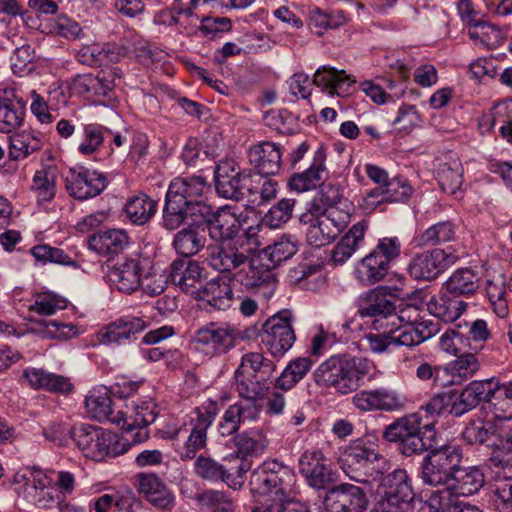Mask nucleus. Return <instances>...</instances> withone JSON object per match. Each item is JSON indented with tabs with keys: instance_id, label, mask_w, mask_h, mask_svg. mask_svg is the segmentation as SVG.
Listing matches in <instances>:
<instances>
[{
	"instance_id": "obj_1",
	"label": "nucleus",
	"mask_w": 512,
	"mask_h": 512,
	"mask_svg": "<svg viewBox=\"0 0 512 512\" xmlns=\"http://www.w3.org/2000/svg\"><path fill=\"white\" fill-rule=\"evenodd\" d=\"M382 436L398 443L400 452L409 457L428 452L422 462V481L443 488L462 462V450L457 445H439L438 433L431 421H423L418 414L405 415L385 427Z\"/></svg>"
},
{
	"instance_id": "obj_2",
	"label": "nucleus",
	"mask_w": 512,
	"mask_h": 512,
	"mask_svg": "<svg viewBox=\"0 0 512 512\" xmlns=\"http://www.w3.org/2000/svg\"><path fill=\"white\" fill-rule=\"evenodd\" d=\"M249 485L254 496H266L273 501L251 512H310L306 504L292 501L296 494V474L277 460L265 461L253 470Z\"/></svg>"
},
{
	"instance_id": "obj_3",
	"label": "nucleus",
	"mask_w": 512,
	"mask_h": 512,
	"mask_svg": "<svg viewBox=\"0 0 512 512\" xmlns=\"http://www.w3.org/2000/svg\"><path fill=\"white\" fill-rule=\"evenodd\" d=\"M373 368L372 361L367 358L338 354L321 363L313 377L317 385L347 395L358 390Z\"/></svg>"
},
{
	"instance_id": "obj_4",
	"label": "nucleus",
	"mask_w": 512,
	"mask_h": 512,
	"mask_svg": "<svg viewBox=\"0 0 512 512\" xmlns=\"http://www.w3.org/2000/svg\"><path fill=\"white\" fill-rule=\"evenodd\" d=\"M73 442L83 455L94 461L114 458L129 450V442L118 435L90 424L74 426Z\"/></svg>"
},
{
	"instance_id": "obj_5",
	"label": "nucleus",
	"mask_w": 512,
	"mask_h": 512,
	"mask_svg": "<svg viewBox=\"0 0 512 512\" xmlns=\"http://www.w3.org/2000/svg\"><path fill=\"white\" fill-rule=\"evenodd\" d=\"M218 413L219 407L217 401L208 399L193 410L189 420L185 422L184 428H179L175 431L173 437L179 436L183 431L188 433L184 443L176 450L182 461L195 459L197 453L207 447V431L213 424Z\"/></svg>"
},
{
	"instance_id": "obj_6",
	"label": "nucleus",
	"mask_w": 512,
	"mask_h": 512,
	"mask_svg": "<svg viewBox=\"0 0 512 512\" xmlns=\"http://www.w3.org/2000/svg\"><path fill=\"white\" fill-rule=\"evenodd\" d=\"M401 255V242L398 237H383L375 248L358 263L354 274L365 286L374 285L388 275L393 262Z\"/></svg>"
},
{
	"instance_id": "obj_7",
	"label": "nucleus",
	"mask_w": 512,
	"mask_h": 512,
	"mask_svg": "<svg viewBox=\"0 0 512 512\" xmlns=\"http://www.w3.org/2000/svg\"><path fill=\"white\" fill-rule=\"evenodd\" d=\"M342 466L351 480L367 483L368 478L376 479L383 473L387 460L363 439H358L345 449Z\"/></svg>"
},
{
	"instance_id": "obj_8",
	"label": "nucleus",
	"mask_w": 512,
	"mask_h": 512,
	"mask_svg": "<svg viewBox=\"0 0 512 512\" xmlns=\"http://www.w3.org/2000/svg\"><path fill=\"white\" fill-rule=\"evenodd\" d=\"M350 215L337 208H329L326 214L314 217L301 215L300 222L307 225L306 239L313 247H323L332 243L347 227Z\"/></svg>"
},
{
	"instance_id": "obj_9",
	"label": "nucleus",
	"mask_w": 512,
	"mask_h": 512,
	"mask_svg": "<svg viewBox=\"0 0 512 512\" xmlns=\"http://www.w3.org/2000/svg\"><path fill=\"white\" fill-rule=\"evenodd\" d=\"M253 248L243 237L236 241L210 244L206 248V261L210 268L222 273L232 274L245 265L252 254Z\"/></svg>"
},
{
	"instance_id": "obj_10",
	"label": "nucleus",
	"mask_w": 512,
	"mask_h": 512,
	"mask_svg": "<svg viewBox=\"0 0 512 512\" xmlns=\"http://www.w3.org/2000/svg\"><path fill=\"white\" fill-rule=\"evenodd\" d=\"M136 384H124V390L109 389L106 386H98L89 391L85 397V408L87 414L99 421H109L113 424L125 426L127 414L123 411L115 412L113 409L111 395L119 394L120 398L128 397L135 389Z\"/></svg>"
},
{
	"instance_id": "obj_11",
	"label": "nucleus",
	"mask_w": 512,
	"mask_h": 512,
	"mask_svg": "<svg viewBox=\"0 0 512 512\" xmlns=\"http://www.w3.org/2000/svg\"><path fill=\"white\" fill-rule=\"evenodd\" d=\"M291 320V312L283 310L270 317L263 325L261 343L273 357H282L296 340Z\"/></svg>"
},
{
	"instance_id": "obj_12",
	"label": "nucleus",
	"mask_w": 512,
	"mask_h": 512,
	"mask_svg": "<svg viewBox=\"0 0 512 512\" xmlns=\"http://www.w3.org/2000/svg\"><path fill=\"white\" fill-rule=\"evenodd\" d=\"M207 188V182L202 176H186L173 179L165 196L162 217L172 214V218H178L181 208L187 203L190 204L201 198Z\"/></svg>"
},
{
	"instance_id": "obj_13",
	"label": "nucleus",
	"mask_w": 512,
	"mask_h": 512,
	"mask_svg": "<svg viewBox=\"0 0 512 512\" xmlns=\"http://www.w3.org/2000/svg\"><path fill=\"white\" fill-rule=\"evenodd\" d=\"M411 310L414 309L410 307L402 309L398 314L395 301L381 289H378L368 295L367 301L360 305L358 314L362 318H371V326L380 324L397 326L405 321L406 313Z\"/></svg>"
},
{
	"instance_id": "obj_14",
	"label": "nucleus",
	"mask_w": 512,
	"mask_h": 512,
	"mask_svg": "<svg viewBox=\"0 0 512 512\" xmlns=\"http://www.w3.org/2000/svg\"><path fill=\"white\" fill-rule=\"evenodd\" d=\"M237 338V330L232 326L212 322L196 330L193 342L205 354L218 356L233 349Z\"/></svg>"
},
{
	"instance_id": "obj_15",
	"label": "nucleus",
	"mask_w": 512,
	"mask_h": 512,
	"mask_svg": "<svg viewBox=\"0 0 512 512\" xmlns=\"http://www.w3.org/2000/svg\"><path fill=\"white\" fill-rule=\"evenodd\" d=\"M380 501L386 507L396 511L406 512L415 496L412 488V480L406 470L396 469L384 476L379 486Z\"/></svg>"
},
{
	"instance_id": "obj_16",
	"label": "nucleus",
	"mask_w": 512,
	"mask_h": 512,
	"mask_svg": "<svg viewBox=\"0 0 512 512\" xmlns=\"http://www.w3.org/2000/svg\"><path fill=\"white\" fill-rule=\"evenodd\" d=\"M458 257L446 250L434 248L417 253L410 260L407 271L415 280L431 281L454 265Z\"/></svg>"
},
{
	"instance_id": "obj_17",
	"label": "nucleus",
	"mask_w": 512,
	"mask_h": 512,
	"mask_svg": "<svg viewBox=\"0 0 512 512\" xmlns=\"http://www.w3.org/2000/svg\"><path fill=\"white\" fill-rule=\"evenodd\" d=\"M246 268H241L234 274L235 279L246 289L259 294L264 299H270L276 288L277 279L269 263L262 259H249Z\"/></svg>"
},
{
	"instance_id": "obj_18",
	"label": "nucleus",
	"mask_w": 512,
	"mask_h": 512,
	"mask_svg": "<svg viewBox=\"0 0 512 512\" xmlns=\"http://www.w3.org/2000/svg\"><path fill=\"white\" fill-rule=\"evenodd\" d=\"M324 505L328 512H365L368 497L362 487L343 483L328 489Z\"/></svg>"
},
{
	"instance_id": "obj_19",
	"label": "nucleus",
	"mask_w": 512,
	"mask_h": 512,
	"mask_svg": "<svg viewBox=\"0 0 512 512\" xmlns=\"http://www.w3.org/2000/svg\"><path fill=\"white\" fill-rule=\"evenodd\" d=\"M246 218L247 216L243 213L237 214L234 209L226 205L213 212L206 228L210 238L216 243L236 241L240 237L249 242L250 237L247 232L242 236L238 235Z\"/></svg>"
},
{
	"instance_id": "obj_20",
	"label": "nucleus",
	"mask_w": 512,
	"mask_h": 512,
	"mask_svg": "<svg viewBox=\"0 0 512 512\" xmlns=\"http://www.w3.org/2000/svg\"><path fill=\"white\" fill-rule=\"evenodd\" d=\"M498 387L499 381L495 378L471 381L453 401L449 412L455 417H460L475 409L482 402L488 404Z\"/></svg>"
},
{
	"instance_id": "obj_21",
	"label": "nucleus",
	"mask_w": 512,
	"mask_h": 512,
	"mask_svg": "<svg viewBox=\"0 0 512 512\" xmlns=\"http://www.w3.org/2000/svg\"><path fill=\"white\" fill-rule=\"evenodd\" d=\"M65 187L73 198L86 200L98 196L106 188V178L95 170L74 167L69 169Z\"/></svg>"
},
{
	"instance_id": "obj_22",
	"label": "nucleus",
	"mask_w": 512,
	"mask_h": 512,
	"mask_svg": "<svg viewBox=\"0 0 512 512\" xmlns=\"http://www.w3.org/2000/svg\"><path fill=\"white\" fill-rule=\"evenodd\" d=\"M147 327V322L140 317L123 316L102 327L98 340L104 345H125L137 338Z\"/></svg>"
},
{
	"instance_id": "obj_23",
	"label": "nucleus",
	"mask_w": 512,
	"mask_h": 512,
	"mask_svg": "<svg viewBox=\"0 0 512 512\" xmlns=\"http://www.w3.org/2000/svg\"><path fill=\"white\" fill-rule=\"evenodd\" d=\"M353 405L362 412H393L403 408L404 398L387 388L362 390L352 397Z\"/></svg>"
},
{
	"instance_id": "obj_24",
	"label": "nucleus",
	"mask_w": 512,
	"mask_h": 512,
	"mask_svg": "<svg viewBox=\"0 0 512 512\" xmlns=\"http://www.w3.org/2000/svg\"><path fill=\"white\" fill-rule=\"evenodd\" d=\"M204 268L195 260L178 258L170 264L169 280L183 292L196 296L202 286Z\"/></svg>"
},
{
	"instance_id": "obj_25",
	"label": "nucleus",
	"mask_w": 512,
	"mask_h": 512,
	"mask_svg": "<svg viewBox=\"0 0 512 512\" xmlns=\"http://www.w3.org/2000/svg\"><path fill=\"white\" fill-rule=\"evenodd\" d=\"M260 406L251 401H238L230 405L223 413L218 424V432L229 437L238 432L242 423L255 421L260 415Z\"/></svg>"
},
{
	"instance_id": "obj_26",
	"label": "nucleus",
	"mask_w": 512,
	"mask_h": 512,
	"mask_svg": "<svg viewBox=\"0 0 512 512\" xmlns=\"http://www.w3.org/2000/svg\"><path fill=\"white\" fill-rule=\"evenodd\" d=\"M214 211L209 204L199 198L184 205L178 218H172V214L162 217L161 226L168 231H174L190 221L188 225H195L197 228L201 225L207 227Z\"/></svg>"
},
{
	"instance_id": "obj_27",
	"label": "nucleus",
	"mask_w": 512,
	"mask_h": 512,
	"mask_svg": "<svg viewBox=\"0 0 512 512\" xmlns=\"http://www.w3.org/2000/svg\"><path fill=\"white\" fill-rule=\"evenodd\" d=\"M142 269L138 260L127 259L110 267L106 277L118 291L131 294L141 285Z\"/></svg>"
},
{
	"instance_id": "obj_28",
	"label": "nucleus",
	"mask_w": 512,
	"mask_h": 512,
	"mask_svg": "<svg viewBox=\"0 0 512 512\" xmlns=\"http://www.w3.org/2000/svg\"><path fill=\"white\" fill-rule=\"evenodd\" d=\"M195 299L205 303L207 310H226L233 303V290L226 279L216 277L198 289Z\"/></svg>"
},
{
	"instance_id": "obj_29",
	"label": "nucleus",
	"mask_w": 512,
	"mask_h": 512,
	"mask_svg": "<svg viewBox=\"0 0 512 512\" xmlns=\"http://www.w3.org/2000/svg\"><path fill=\"white\" fill-rule=\"evenodd\" d=\"M251 165L264 176L276 175L281 169V151L277 144L263 141L249 149Z\"/></svg>"
},
{
	"instance_id": "obj_30",
	"label": "nucleus",
	"mask_w": 512,
	"mask_h": 512,
	"mask_svg": "<svg viewBox=\"0 0 512 512\" xmlns=\"http://www.w3.org/2000/svg\"><path fill=\"white\" fill-rule=\"evenodd\" d=\"M484 483V474L478 467H462L460 465L450 481L442 489L448 491V497L470 496L478 492Z\"/></svg>"
},
{
	"instance_id": "obj_31",
	"label": "nucleus",
	"mask_w": 512,
	"mask_h": 512,
	"mask_svg": "<svg viewBox=\"0 0 512 512\" xmlns=\"http://www.w3.org/2000/svg\"><path fill=\"white\" fill-rule=\"evenodd\" d=\"M326 150L323 146H320L313 156L312 163L310 166L300 173H294L289 181L288 185L292 190L297 192H305L315 189L323 180V176L326 173Z\"/></svg>"
},
{
	"instance_id": "obj_32",
	"label": "nucleus",
	"mask_w": 512,
	"mask_h": 512,
	"mask_svg": "<svg viewBox=\"0 0 512 512\" xmlns=\"http://www.w3.org/2000/svg\"><path fill=\"white\" fill-rule=\"evenodd\" d=\"M129 244V236L121 229L97 231L89 236V248L101 256L113 257L123 252Z\"/></svg>"
},
{
	"instance_id": "obj_33",
	"label": "nucleus",
	"mask_w": 512,
	"mask_h": 512,
	"mask_svg": "<svg viewBox=\"0 0 512 512\" xmlns=\"http://www.w3.org/2000/svg\"><path fill=\"white\" fill-rule=\"evenodd\" d=\"M456 224L451 220H442L416 233L412 239L415 248L438 246L452 242L456 238Z\"/></svg>"
},
{
	"instance_id": "obj_34",
	"label": "nucleus",
	"mask_w": 512,
	"mask_h": 512,
	"mask_svg": "<svg viewBox=\"0 0 512 512\" xmlns=\"http://www.w3.org/2000/svg\"><path fill=\"white\" fill-rule=\"evenodd\" d=\"M427 309L430 314L445 323H451L461 317L467 309V303L457 296L448 292L433 296L427 302Z\"/></svg>"
},
{
	"instance_id": "obj_35",
	"label": "nucleus",
	"mask_w": 512,
	"mask_h": 512,
	"mask_svg": "<svg viewBox=\"0 0 512 512\" xmlns=\"http://www.w3.org/2000/svg\"><path fill=\"white\" fill-rule=\"evenodd\" d=\"M375 332H369L364 336L369 349L376 354L390 351L392 348L405 346L400 324L371 326Z\"/></svg>"
},
{
	"instance_id": "obj_36",
	"label": "nucleus",
	"mask_w": 512,
	"mask_h": 512,
	"mask_svg": "<svg viewBox=\"0 0 512 512\" xmlns=\"http://www.w3.org/2000/svg\"><path fill=\"white\" fill-rule=\"evenodd\" d=\"M139 492L155 507L171 509L175 504L173 494L155 474H144L140 476Z\"/></svg>"
},
{
	"instance_id": "obj_37",
	"label": "nucleus",
	"mask_w": 512,
	"mask_h": 512,
	"mask_svg": "<svg viewBox=\"0 0 512 512\" xmlns=\"http://www.w3.org/2000/svg\"><path fill=\"white\" fill-rule=\"evenodd\" d=\"M23 377L34 389L69 393L73 388L69 378L48 372L42 368H27L23 371Z\"/></svg>"
},
{
	"instance_id": "obj_38",
	"label": "nucleus",
	"mask_w": 512,
	"mask_h": 512,
	"mask_svg": "<svg viewBox=\"0 0 512 512\" xmlns=\"http://www.w3.org/2000/svg\"><path fill=\"white\" fill-rule=\"evenodd\" d=\"M353 82L344 70H337L330 66L318 68L313 78V84L328 90L331 95L338 96L348 94Z\"/></svg>"
},
{
	"instance_id": "obj_39",
	"label": "nucleus",
	"mask_w": 512,
	"mask_h": 512,
	"mask_svg": "<svg viewBox=\"0 0 512 512\" xmlns=\"http://www.w3.org/2000/svg\"><path fill=\"white\" fill-rule=\"evenodd\" d=\"M399 324L406 347L417 346L436 335L440 330L439 323L431 319L410 320L405 317V321Z\"/></svg>"
},
{
	"instance_id": "obj_40",
	"label": "nucleus",
	"mask_w": 512,
	"mask_h": 512,
	"mask_svg": "<svg viewBox=\"0 0 512 512\" xmlns=\"http://www.w3.org/2000/svg\"><path fill=\"white\" fill-rule=\"evenodd\" d=\"M497 422L492 420H470L463 429L461 436L463 441L472 446L495 445Z\"/></svg>"
},
{
	"instance_id": "obj_41",
	"label": "nucleus",
	"mask_w": 512,
	"mask_h": 512,
	"mask_svg": "<svg viewBox=\"0 0 512 512\" xmlns=\"http://www.w3.org/2000/svg\"><path fill=\"white\" fill-rule=\"evenodd\" d=\"M205 245L206 237L195 225H188L180 229L173 238L175 251L185 258L198 254Z\"/></svg>"
},
{
	"instance_id": "obj_42",
	"label": "nucleus",
	"mask_w": 512,
	"mask_h": 512,
	"mask_svg": "<svg viewBox=\"0 0 512 512\" xmlns=\"http://www.w3.org/2000/svg\"><path fill=\"white\" fill-rule=\"evenodd\" d=\"M9 157L12 160H22L42 148L40 133L33 130H23L10 136Z\"/></svg>"
},
{
	"instance_id": "obj_43",
	"label": "nucleus",
	"mask_w": 512,
	"mask_h": 512,
	"mask_svg": "<svg viewBox=\"0 0 512 512\" xmlns=\"http://www.w3.org/2000/svg\"><path fill=\"white\" fill-rule=\"evenodd\" d=\"M235 455L246 459L248 456L261 455L268 446L265 434L259 429L238 433L233 437Z\"/></svg>"
},
{
	"instance_id": "obj_44",
	"label": "nucleus",
	"mask_w": 512,
	"mask_h": 512,
	"mask_svg": "<svg viewBox=\"0 0 512 512\" xmlns=\"http://www.w3.org/2000/svg\"><path fill=\"white\" fill-rule=\"evenodd\" d=\"M15 483L19 485L18 492L28 500L30 489L41 492L47 485L52 483V478L37 466L25 467L19 470L14 477ZM34 494V492H31Z\"/></svg>"
},
{
	"instance_id": "obj_45",
	"label": "nucleus",
	"mask_w": 512,
	"mask_h": 512,
	"mask_svg": "<svg viewBox=\"0 0 512 512\" xmlns=\"http://www.w3.org/2000/svg\"><path fill=\"white\" fill-rule=\"evenodd\" d=\"M157 208V201L153 200L147 194L142 193L127 201L125 212L131 223L144 225L154 217Z\"/></svg>"
},
{
	"instance_id": "obj_46",
	"label": "nucleus",
	"mask_w": 512,
	"mask_h": 512,
	"mask_svg": "<svg viewBox=\"0 0 512 512\" xmlns=\"http://www.w3.org/2000/svg\"><path fill=\"white\" fill-rule=\"evenodd\" d=\"M446 292L461 297L473 295L479 285L478 277L474 271L469 268L457 269L444 283Z\"/></svg>"
},
{
	"instance_id": "obj_47",
	"label": "nucleus",
	"mask_w": 512,
	"mask_h": 512,
	"mask_svg": "<svg viewBox=\"0 0 512 512\" xmlns=\"http://www.w3.org/2000/svg\"><path fill=\"white\" fill-rule=\"evenodd\" d=\"M269 379L235 372V385L238 394L244 401L255 402L263 399L268 391Z\"/></svg>"
},
{
	"instance_id": "obj_48",
	"label": "nucleus",
	"mask_w": 512,
	"mask_h": 512,
	"mask_svg": "<svg viewBox=\"0 0 512 512\" xmlns=\"http://www.w3.org/2000/svg\"><path fill=\"white\" fill-rule=\"evenodd\" d=\"M195 499L204 512H235L230 494L223 490L206 489L197 494Z\"/></svg>"
},
{
	"instance_id": "obj_49",
	"label": "nucleus",
	"mask_w": 512,
	"mask_h": 512,
	"mask_svg": "<svg viewBox=\"0 0 512 512\" xmlns=\"http://www.w3.org/2000/svg\"><path fill=\"white\" fill-rule=\"evenodd\" d=\"M252 186V176L244 171L233 174L224 183L216 185L215 189L219 196L239 201L249 196V188Z\"/></svg>"
},
{
	"instance_id": "obj_50",
	"label": "nucleus",
	"mask_w": 512,
	"mask_h": 512,
	"mask_svg": "<svg viewBox=\"0 0 512 512\" xmlns=\"http://www.w3.org/2000/svg\"><path fill=\"white\" fill-rule=\"evenodd\" d=\"M437 180L442 191L455 194L463 182V167L458 159L441 163L437 170Z\"/></svg>"
},
{
	"instance_id": "obj_51",
	"label": "nucleus",
	"mask_w": 512,
	"mask_h": 512,
	"mask_svg": "<svg viewBox=\"0 0 512 512\" xmlns=\"http://www.w3.org/2000/svg\"><path fill=\"white\" fill-rule=\"evenodd\" d=\"M276 369L275 363L261 353L250 352L242 356L235 372L270 379Z\"/></svg>"
},
{
	"instance_id": "obj_52",
	"label": "nucleus",
	"mask_w": 512,
	"mask_h": 512,
	"mask_svg": "<svg viewBox=\"0 0 512 512\" xmlns=\"http://www.w3.org/2000/svg\"><path fill=\"white\" fill-rule=\"evenodd\" d=\"M312 367V361L308 357H299L288 363L276 379V387L288 391L302 380Z\"/></svg>"
},
{
	"instance_id": "obj_53",
	"label": "nucleus",
	"mask_w": 512,
	"mask_h": 512,
	"mask_svg": "<svg viewBox=\"0 0 512 512\" xmlns=\"http://www.w3.org/2000/svg\"><path fill=\"white\" fill-rule=\"evenodd\" d=\"M24 119V109L7 92L0 94V132L10 133L18 128Z\"/></svg>"
},
{
	"instance_id": "obj_54",
	"label": "nucleus",
	"mask_w": 512,
	"mask_h": 512,
	"mask_svg": "<svg viewBox=\"0 0 512 512\" xmlns=\"http://www.w3.org/2000/svg\"><path fill=\"white\" fill-rule=\"evenodd\" d=\"M134 504L135 498L132 495L105 493L92 499L89 503V508L91 512H111L114 509L120 512H132Z\"/></svg>"
},
{
	"instance_id": "obj_55",
	"label": "nucleus",
	"mask_w": 512,
	"mask_h": 512,
	"mask_svg": "<svg viewBox=\"0 0 512 512\" xmlns=\"http://www.w3.org/2000/svg\"><path fill=\"white\" fill-rule=\"evenodd\" d=\"M193 472L203 481L224 483L225 463H221L209 455H199L194 459Z\"/></svg>"
},
{
	"instance_id": "obj_56",
	"label": "nucleus",
	"mask_w": 512,
	"mask_h": 512,
	"mask_svg": "<svg viewBox=\"0 0 512 512\" xmlns=\"http://www.w3.org/2000/svg\"><path fill=\"white\" fill-rule=\"evenodd\" d=\"M159 412V407L152 398L133 402V413L127 416V431L132 432L137 425H151L155 422Z\"/></svg>"
},
{
	"instance_id": "obj_57",
	"label": "nucleus",
	"mask_w": 512,
	"mask_h": 512,
	"mask_svg": "<svg viewBox=\"0 0 512 512\" xmlns=\"http://www.w3.org/2000/svg\"><path fill=\"white\" fill-rule=\"evenodd\" d=\"M31 191L38 202H51L56 194V177L50 168L37 170L33 176Z\"/></svg>"
},
{
	"instance_id": "obj_58",
	"label": "nucleus",
	"mask_w": 512,
	"mask_h": 512,
	"mask_svg": "<svg viewBox=\"0 0 512 512\" xmlns=\"http://www.w3.org/2000/svg\"><path fill=\"white\" fill-rule=\"evenodd\" d=\"M225 463L224 483L233 490H239L243 487L245 476L251 469V462L242 457L233 454L223 459Z\"/></svg>"
},
{
	"instance_id": "obj_59",
	"label": "nucleus",
	"mask_w": 512,
	"mask_h": 512,
	"mask_svg": "<svg viewBox=\"0 0 512 512\" xmlns=\"http://www.w3.org/2000/svg\"><path fill=\"white\" fill-rule=\"evenodd\" d=\"M298 251V241L294 236H282L264 249V256L274 268L288 260Z\"/></svg>"
},
{
	"instance_id": "obj_60",
	"label": "nucleus",
	"mask_w": 512,
	"mask_h": 512,
	"mask_svg": "<svg viewBox=\"0 0 512 512\" xmlns=\"http://www.w3.org/2000/svg\"><path fill=\"white\" fill-rule=\"evenodd\" d=\"M111 131L95 123L83 125L82 137L78 145V151L86 156L96 153L104 142V134Z\"/></svg>"
},
{
	"instance_id": "obj_61",
	"label": "nucleus",
	"mask_w": 512,
	"mask_h": 512,
	"mask_svg": "<svg viewBox=\"0 0 512 512\" xmlns=\"http://www.w3.org/2000/svg\"><path fill=\"white\" fill-rule=\"evenodd\" d=\"M297 120V116L287 109H270L263 115L264 125L282 134L293 133Z\"/></svg>"
},
{
	"instance_id": "obj_62",
	"label": "nucleus",
	"mask_w": 512,
	"mask_h": 512,
	"mask_svg": "<svg viewBox=\"0 0 512 512\" xmlns=\"http://www.w3.org/2000/svg\"><path fill=\"white\" fill-rule=\"evenodd\" d=\"M486 294L493 308L494 313L504 318L509 314L508 302L506 299L507 290L503 279L488 280L486 283Z\"/></svg>"
},
{
	"instance_id": "obj_63",
	"label": "nucleus",
	"mask_w": 512,
	"mask_h": 512,
	"mask_svg": "<svg viewBox=\"0 0 512 512\" xmlns=\"http://www.w3.org/2000/svg\"><path fill=\"white\" fill-rule=\"evenodd\" d=\"M452 403V397L449 393H438L431 397L425 405H422L417 412L411 413L410 415L418 414L422 422L431 421L435 429L436 418L440 416L448 406L451 407Z\"/></svg>"
},
{
	"instance_id": "obj_64",
	"label": "nucleus",
	"mask_w": 512,
	"mask_h": 512,
	"mask_svg": "<svg viewBox=\"0 0 512 512\" xmlns=\"http://www.w3.org/2000/svg\"><path fill=\"white\" fill-rule=\"evenodd\" d=\"M493 504L499 512H512V475H499L496 478Z\"/></svg>"
}]
</instances>
